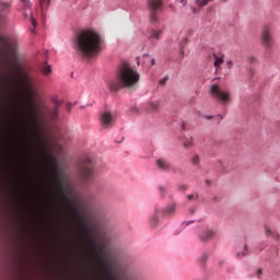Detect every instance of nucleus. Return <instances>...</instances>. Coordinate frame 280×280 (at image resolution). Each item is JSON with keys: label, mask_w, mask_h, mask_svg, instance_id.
<instances>
[{"label": "nucleus", "mask_w": 280, "mask_h": 280, "mask_svg": "<svg viewBox=\"0 0 280 280\" xmlns=\"http://www.w3.org/2000/svg\"><path fill=\"white\" fill-rule=\"evenodd\" d=\"M72 211L73 218L77 220L78 224L81 226L82 234L84 235V240L92 250L96 261H98L100 266H102L103 272L108 280H117V278L113 275V269L108 267V261L104 258V248L97 247V241L93 237V229L89 228L84 218L78 210L75 203H68Z\"/></svg>", "instance_id": "nucleus-1"}, {"label": "nucleus", "mask_w": 280, "mask_h": 280, "mask_svg": "<svg viewBox=\"0 0 280 280\" xmlns=\"http://www.w3.org/2000/svg\"><path fill=\"white\" fill-rule=\"evenodd\" d=\"M141 74L132 69L128 62H122L116 72V78L107 81L106 85L110 93H119L121 89H137Z\"/></svg>", "instance_id": "nucleus-2"}, {"label": "nucleus", "mask_w": 280, "mask_h": 280, "mask_svg": "<svg viewBox=\"0 0 280 280\" xmlns=\"http://www.w3.org/2000/svg\"><path fill=\"white\" fill-rule=\"evenodd\" d=\"M73 47L80 56L93 58L102 51V36L93 30L81 31L74 38Z\"/></svg>", "instance_id": "nucleus-3"}, {"label": "nucleus", "mask_w": 280, "mask_h": 280, "mask_svg": "<svg viewBox=\"0 0 280 280\" xmlns=\"http://www.w3.org/2000/svg\"><path fill=\"white\" fill-rule=\"evenodd\" d=\"M40 145L46 156V162L51 170L54 180L57 183L59 189H61V191H65V187L62 186V173L60 172V166H58V161L56 160V156H54V154H51V152L47 150V145L45 144V142H43V140H40Z\"/></svg>", "instance_id": "nucleus-4"}, {"label": "nucleus", "mask_w": 280, "mask_h": 280, "mask_svg": "<svg viewBox=\"0 0 280 280\" xmlns=\"http://www.w3.org/2000/svg\"><path fill=\"white\" fill-rule=\"evenodd\" d=\"M176 202L168 203L165 208H156L149 219V226L156 229L160 218H174L176 215Z\"/></svg>", "instance_id": "nucleus-5"}, {"label": "nucleus", "mask_w": 280, "mask_h": 280, "mask_svg": "<svg viewBox=\"0 0 280 280\" xmlns=\"http://www.w3.org/2000/svg\"><path fill=\"white\" fill-rule=\"evenodd\" d=\"M79 174L83 183L93 180V161L91 158H83L79 164Z\"/></svg>", "instance_id": "nucleus-6"}, {"label": "nucleus", "mask_w": 280, "mask_h": 280, "mask_svg": "<svg viewBox=\"0 0 280 280\" xmlns=\"http://www.w3.org/2000/svg\"><path fill=\"white\" fill-rule=\"evenodd\" d=\"M260 43L267 51L272 50V45H275V38L272 37V26L267 24L261 30Z\"/></svg>", "instance_id": "nucleus-7"}, {"label": "nucleus", "mask_w": 280, "mask_h": 280, "mask_svg": "<svg viewBox=\"0 0 280 280\" xmlns=\"http://www.w3.org/2000/svg\"><path fill=\"white\" fill-rule=\"evenodd\" d=\"M211 95L214 100L221 102L222 104H229V102H231V93H229L226 90L220 89L215 84L211 86Z\"/></svg>", "instance_id": "nucleus-8"}, {"label": "nucleus", "mask_w": 280, "mask_h": 280, "mask_svg": "<svg viewBox=\"0 0 280 280\" xmlns=\"http://www.w3.org/2000/svg\"><path fill=\"white\" fill-rule=\"evenodd\" d=\"M0 45L11 54L13 60H16L19 54V44L16 42H11L8 38L0 35Z\"/></svg>", "instance_id": "nucleus-9"}, {"label": "nucleus", "mask_w": 280, "mask_h": 280, "mask_svg": "<svg viewBox=\"0 0 280 280\" xmlns=\"http://www.w3.org/2000/svg\"><path fill=\"white\" fill-rule=\"evenodd\" d=\"M148 5L151 10V14H150L151 23H158L159 15L156 14V12H159V10H161V8H163V1H161V0H148Z\"/></svg>", "instance_id": "nucleus-10"}, {"label": "nucleus", "mask_w": 280, "mask_h": 280, "mask_svg": "<svg viewBox=\"0 0 280 280\" xmlns=\"http://www.w3.org/2000/svg\"><path fill=\"white\" fill-rule=\"evenodd\" d=\"M52 102L55 104V107L47 110V117L48 119H50V121H57L59 117L58 113L60 112V106H62V101H58L55 98Z\"/></svg>", "instance_id": "nucleus-11"}, {"label": "nucleus", "mask_w": 280, "mask_h": 280, "mask_svg": "<svg viewBox=\"0 0 280 280\" xmlns=\"http://www.w3.org/2000/svg\"><path fill=\"white\" fill-rule=\"evenodd\" d=\"M101 121L104 128H110V126H113V124L115 122V119L113 118L112 113L105 112L101 116Z\"/></svg>", "instance_id": "nucleus-12"}, {"label": "nucleus", "mask_w": 280, "mask_h": 280, "mask_svg": "<svg viewBox=\"0 0 280 280\" xmlns=\"http://www.w3.org/2000/svg\"><path fill=\"white\" fill-rule=\"evenodd\" d=\"M213 0H194L195 7H191L192 14H198L200 12V8H206Z\"/></svg>", "instance_id": "nucleus-13"}, {"label": "nucleus", "mask_w": 280, "mask_h": 280, "mask_svg": "<svg viewBox=\"0 0 280 280\" xmlns=\"http://www.w3.org/2000/svg\"><path fill=\"white\" fill-rule=\"evenodd\" d=\"M155 165L158 170H161L162 172H170V168L172 167V164H170V161L165 159H158L155 162Z\"/></svg>", "instance_id": "nucleus-14"}, {"label": "nucleus", "mask_w": 280, "mask_h": 280, "mask_svg": "<svg viewBox=\"0 0 280 280\" xmlns=\"http://www.w3.org/2000/svg\"><path fill=\"white\" fill-rule=\"evenodd\" d=\"M213 237H215V231L214 230H205L199 235L200 242H209V240H213Z\"/></svg>", "instance_id": "nucleus-15"}, {"label": "nucleus", "mask_w": 280, "mask_h": 280, "mask_svg": "<svg viewBox=\"0 0 280 280\" xmlns=\"http://www.w3.org/2000/svg\"><path fill=\"white\" fill-rule=\"evenodd\" d=\"M162 32L161 31H156V30H151L149 32V40L151 43V45H156L160 40Z\"/></svg>", "instance_id": "nucleus-16"}, {"label": "nucleus", "mask_w": 280, "mask_h": 280, "mask_svg": "<svg viewBox=\"0 0 280 280\" xmlns=\"http://www.w3.org/2000/svg\"><path fill=\"white\" fill-rule=\"evenodd\" d=\"M213 58H214V67L218 69V67H220V65H224V55H217L213 54Z\"/></svg>", "instance_id": "nucleus-17"}, {"label": "nucleus", "mask_w": 280, "mask_h": 280, "mask_svg": "<svg viewBox=\"0 0 280 280\" xmlns=\"http://www.w3.org/2000/svg\"><path fill=\"white\" fill-rule=\"evenodd\" d=\"M160 104L159 102H150L148 104V109L150 113H159Z\"/></svg>", "instance_id": "nucleus-18"}, {"label": "nucleus", "mask_w": 280, "mask_h": 280, "mask_svg": "<svg viewBox=\"0 0 280 280\" xmlns=\"http://www.w3.org/2000/svg\"><path fill=\"white\" fill-rule=\"evenodd\" d=\"M209 259V255L207 254H202L199 259H198V264L201 268H205L207 266V260Z\"/></svg>", "instance_id": "nucleus-19"}, {"label": "nucleus", "mask_w": 280, "mask_h": 280, "mask_svg": "<svg viewBox=\"0 0 280 280\" xmlns=\"http://www.w3.org/2000/svg\"><path fill=\"white\" fill-rule=\"evenodd\" d=\"M188 43H189V37L183 38L182 42L179 43L182 56L185 54V47L187 46Z\"/></svg>", "instance_id": "nucleus-20"}, {"label": "nucleus", "mask_w": 280, "mask_h": 280, "mask_svg": "<svg viewBox=\"0 0 280 280\" xmlns=\"http://www.w3.org/2000/svg\"><path fill=\"white\" fill-rule=\"evenodd\" d=\"M42 72H43L45 75H51V66L48 65L47 62H45V63L43 65Z\"/></svg>", "instance_id": "nucleus-21"}, {"label": "nucleus", "mask_w": 280, "mask_h": 280, "mask_svg": "<svg viewBox=\"0 0 280 280\" xmlns=\"http://www.w3.org/2000/svg\"><path fill=\"white\" fill-rule=\"evenodd\" d=\"M50 4H51V0H39L42 12H44V10H47Z\"/></svg>", "instance_id": "nucleus-22"}, {"label": "nucleus", "mask_w": 280, "mask_h": 280, "mask_svg": "<svg viewBox=\"0 0 280 280\" xmlns=\"http://www.w3.org/2000/svg\"><path fill=\"white\" fill-rule=\"evenodd\" d=\"M24 16H28L31 19L33 27H36L38 22L36 21V19H34V14L32 13V11H30L28 13L27 11H25Z\"/></svg>", "instance_id": "nucleus-23"}, {"label": "nucleus", "mask_w": 280, "mask_h": 280, "mask_svg": "<svg viewBox=\"0 0 280 280\" xmlns=\"http://www.w3.org/2000/svg\"><path fill=\"white\" fill-rule=\"evenodd\" d=\"M194 145V138H190L188 140H185L183 143V147L187 150L188 148H192Z\"/></svg>", "instance_id": "nucleus-24"}, {"label": "nucleus", "mask_w": 280, "mask_h": 280, "mask_svg": "<svg viewBox=\"0 0 280 280\" xmlns=\"http://www.w3.org/2000/svg\"><path fill=\"white\" fill-rule=\"evenodd\" d=\"M27 117L31 121H34V124H36V110H31L30 113H27Z\"/></svg>", "instance_id": "nucleus-25"}, {"label": "nucleus", "mask_w": 280, "mask_h": 280, "mask_svg": "<svg viewBox=\"0 0 280 280\" xmlns=\"http://www.w3.org/2000/svg\"><path fill=\"white\" fill-rule=\"evenodd\" d=\"M159 191H160L161 198H165V194H166L167 189H165V187H163V186H159Z\"/></svg>", "instance_id": "nucleus-26"}, {"label": "nucleus", "mask_w": 280, "mask_h": 280, "mask_svg": "<svg viewBox=\"0 0 280 280\" xmlns=\"http://www.w3.org/2000/svg\"><path fill=\"white\" fill-rule=\"evenodd\" d=\"M246 250H248V246L245 245L244 252H238L236 256L240 258L246 257Z\"/></svg>", "instance_id": "nucleus-27"}, {"label": "nucleus", "mask_w": 280, "mask_h": 280, "mask_svg": "<svg viewBox=\"0 0 280 280\" xmlns=\"http://www.w3.org/2000/svg\"><path fill=\"white\" fill-rule=\"evenodd\" d=\"M191 163L192 165H198L200 163V156L198 155L192 156Z\"/></svg>", "instance_id": "nucleus-28"}, {"label": "nucleus", "mask_w": 280, "mask_h": 280, "mask_svg": "<svg viewBox=\"0 0 280 280\" xmlns=\"http://www.w3.org/2000/svg\"><path fill=\"white\" fill-rule=\"evenodd\" d=\"M22 3L24 4V10H27V8H32V3L30 0H21Z\"/></svg>", "instance_id": "nucleus-29"}, {"label": "nucleus", "mask_w": 280, "mask_h": 280, "mask_svg": "<svg viewBox=\"0 0 280 280\" xmlns=\"http://www.w3.org/2000/svg\"><path fill=\"white\" fill-rule=\"evenodd\" d=\"M4 82H5L7 86H10V84H12V77H7L4 79Z\"/></svg>", "instance_id": "nucleus-30"}, {"label": "nucleus", "mask_w": 280, "mask_h": 280, "mask_svg": "<svg viewBox=\"0 0 280 280\" xmlns=\"http://www.w3.org/2000/svg\"><path fill=\"white\" fill-rule=\"evenodd\" d=\"M178 189H179V191H186L187 185L182 184V185L178 186Z\"/></svg>", "instance_id": "nucleus-31"}, {"label": "nucleus", "mask_w": 280, "mask_h": 280, "mask_svg": "<svg viewBox=\"0 0 280 280\" xmlns=\"http://www.w3.org/2000/svg\"><path fill=\"white\" fill-rule=\"evenodd\" d=\"M228 69H233V60L226 61Z\"/></svg>", "instance_id": "nucleus-32"}, {"label": "nucleus", "mask_w": 280, "mask_h": 280, "mask_svg": "<svg viewBox=\"0 0 280 280\" xmlns=\"http://www.w3.org/2000/svg\"><path fill=\"white\" fill-rule=\"evenodd\" d=\"M194 198H198V194L187 196L188 200H194Z\"/></svg>", "instance_id": "nucleus-33"}, {"label": "nucleus", "mask_w": 280, "mask_h": 280, "mask_svg": "<svg viewBox=\"0 0 280 280\" xmlns=\"http://www.w3.org/2000/svg\"><path fill=\"white\" fill-rule=\"evenodd\" d=\"M266 235H272V230L270 228H265Z\"/></svg>", "instance_id": "nucleus-34"}, {"label": "nucleus", "mask_w": 280, "mask_h": 280, "mask_svg": "<svg viewBox=\"0 0 280 280\" xmlns=\"http://www.w3.org/2000/svg\"><path fill=\"white\" fill-rule=\"evenodd\" d=\"M248 60L250 63L257 62V58H255V57H249Z\"/></svg>", "instance_id": "nucleus-35"}, {"label": "nucleus", "mask_w": 280, "mask_h": 280, "mask_svg": "<svg viewBox=\"0 0 280 280\" xmlns=\"http://www.w3.org/2000/svg\"><path fill=\"white\" fill-rule=\"evenodd\" d=\"M256 275H257V277H258V279H259V276H260V275H264V270H262V269H258L257 272H256Z\"/></svg>", "instance_id": "nucleus-36"}, {"label": "nucleus", "mask_w": 280, "mask_h": 280, "mask_svg": "<svg viewBox=\"0 0 280 280\" xmlns=\"http://www.w3.org/2000/svg\"><path fill=\"white\" fill-rule=\"evenodd\" d=\"M167 82V78L160 80V84H165Z\"/></svg>", "instance_id": "nucleus-37"}, {"label": "nucleus", "mask_w": 280, "mask_h": 280, "mask_svg": "<svg viewBox=\"0 0 280 280\" xmlns=\"http://www.w3.org/2000/svg\"><path fill=\"white\" fill-rule=\"evenodd\" d=\"M151 65L154 67V65H156V59H151Z\"/></svg>", "instance_id": "nucleus-38"}, {"label": "nucleus", "mask_w": 280, "mask_h": 280, "mask_svg": "<svg viewBox=\"0 0 280 280\" xmlns=\"http://www.w3.org/2000/svg\"><path fill=\"white\" fill-rule=\"evenodd\" d=\"M189 213H191V214L196 213V209L191 208V209L189 210Z\"/></svg>", "instance_id": "nucleus-39"}, {"label": "nucleus", "mask_w": 280, "mask_h": 280, "mask_svg": "<svg viewBox=\"0 0 280 280\" xmlns=\"http://www.w3.org/2000/svg\"><path fill=\"white\" fill-rule=\"evenodd\" d=\"M10 65H11V62H10V61H7L8 71H10Z\"/></svg>", "instance_id": "nucleus-40"}, {"label": "nucleus", "mask_w": 280, "mask_h": 280, "mask_svg": "<svg viewBox=\"0 0 280 280\" xmlns=\"http://www.w3.org/2000/svg\"><path fill=\"white\" fill-rule=\"evenodd\" d=\"M194 34V31H188V36H191Z\"/></svg>", "instance_id": "nucleus-41"}, {"label": "nucleus", "mask_w": 280, "mask_h": 280, "mask_svg": "<svg viewBox=\"0 0 280 280\" xmlns=\"http://www.w3.org/2000/svg\"><path fill=\"white\" fill-rule=\"evenodd\" d=\"M206 119H213V116H206Z\"/></svg>", "instance_id": "nucleus-42"}, {"label": "nucleus", "mask_w": 280, "mask_h": 280, "mask_svg": "<svg viewBox=\"0 0 280 280\" xmlns=\"http://www.w3.org/2000/svg\"><path fill=\"white\" fill-rule=\"evenodd\" d=\"M222 172H223L224 174H226V172H229V170L222 168Z\"/></svg>", "instance_id": "nucleus-43"}, {"label": "nucleus", "mask_w": 280, "mask_h": 280, "mask_svg": "<svg viewBox=\"0 0 280 280\" xmlns=\"http://www.w3.org/2000/svg\"><path fill=\"white\" fill-rule=\"evenodd\" d=\"M180 3H184V5H186V4H187V2H186L185 0H182V1H180Z\"/></svg>", "instance_id": "nucleus-44"}, {"label": "nucleus", "mask_w": 280, "mask_h": 280, "mask_svg": "<svg viewBox=\"0 0 280 280\" xmlns=\"http://www.w3.org/2000/svg\"><path fill=\"white\" fill-rule=\"evenodd\" d=\"M68 110H71V106H68Z\"/></svg>", "instance_id": "nucleus-45"}, {"label": "nucleus", "mask_w": 280, "mask_h": 280, "mask_svg": "<svg viewBox=\"0 0 280 280\" xmlns=\"http://www.w3.org/2000/svg\"><path fill=\"white\" fill-rule=\"evenodd\" d=\"M213 200H218V197H214Z\"/></svg>", "instance_id": "nucleus-46"}, {"label": "nucleus", "mask_w": 280, "mask_h": 280, "mask_svg": "<svg viewBox=\"0 0 280 280\" xmlns=\"http://www.w3.org/2000/svg\"><path fill=\"white\" fill-rule=\"evenodd\" d=\"M194 221L188 222L187 224H191Z\"/></svg>", "instance_id": "nucleus-47"}, {"label": "nucleus", "mask_w": 280, "mask_h": 280, "mask_svg": "<svg viewBox=\"0 0 280 280\" xmlns=\"http://www.w3.org/2000/svg\"><path fill=\"white\" fill-rule=\"evenodd\" d=\"M25 80H28L27 75H25Z\"/></svg>", "instance_id": "nucleus-48"}, {"label": "nucleus", "mask_w": 280, "mask_h": 280, "mask_svg": "<svg viewBox=\"0 0 280 280\" xmlns=\"http://www.w3.org/2000/svg\"><path fill=\"white\" fill-rule=\"evenodd\" d=\"M206 183L209 184V180H207Z\"/></svg>", "instance_id": "nucleus-49"}]
</instances>
